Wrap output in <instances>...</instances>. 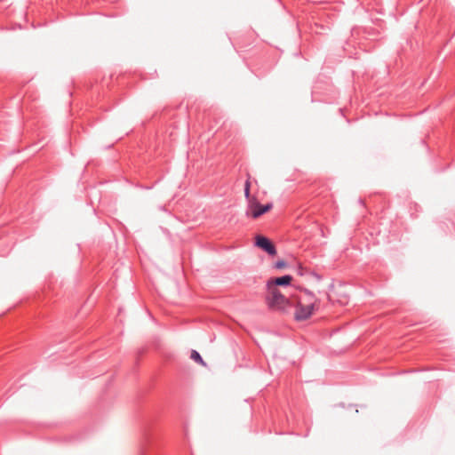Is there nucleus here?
I'll use <instances>...</instances> for the list:
<instances>
[{
    "mask_svg": "<svg viewBox=\"0 0 455 455\" xmlns=\"http://www.w3.org/2000/svg\"><path fill=\"white\" fill-rule=\"evenodd\" d=\"M250 186H251V183H250L249 180H247L244 184V196L247 199L248 203L251 202V199L256 198V197L251 196Z\"/></svg>",
    "mask_w": 455,
    "mask_h": 455,
    "instance_id": "nucleus-6",
    "label": "nucleus"
},
{
    "mask_svg": "<svg viewBox=\"0 0 455 455\" xmlns=\"http://www.w3.org/2000/svg\"><path fill=\"white\" fill-rule=\"evenodd\" d=\"M285 266V262L283 260H278L276 263H275V267L276 268H282Z\"/></svg>",
    "mask_w": 455,
    "mask_h": 455,
    "instance_id": "nucleus-8",
    "label": "nucleus"
},
{
    "mask_svg": "<svg viewBox=\"0 0 455 455\" xmlns=\"http://www.w3.org/2000/svg\"><path fill=\"white\" fill-rule=\"evenodd\" d=\"M267 300L268 306L275 309H283L288 304V299L276 288L268 289Z\"/></svg>",
    "mask_w": 455,
    "mask_h": 455,
    "instance_id": "nucleus-3",
    "label": "nucleus"
},
{
    "mask_svg": "<svg viewBox=\"0 0 455 455\" xmlns=\"http://www.w3.org/2000/svg\"><path fill=\"white\" fill-rule=\"evenodd\" d=\"M255 244L262 249L264 251L268 253L271 256L276 254V249L274 243L266 236L257 235Z\"/></svg>",
    "mask_w": 455,
    "mask_h": 455,
    "instance_id": "nucleus-4",
    "label": "nucleus"
},
{
    "mask_svg": "<svg viewBox=\"0 0 455 455\" xmlns=\"http://www.w3.org/2000/svg\"><path fill=\"white\" fill-rule=\"evenodd\" d=\"M190 357H191V359H193L196 363H200L202 365H205L204 361L203 360L202 356L200 355V354L196 350H192Z\"/></svg>",
    "mask_w": 455,
    "mask_h": 455,
    "instance_id": "nucleus-7",
    "label": "nucleus"
},
{
    "mask_svg": "<svg viewBox=\"0 0 455 455\" xmlns=\"http://www.w3.org/2000/svg\"><path fill=\"white\" fill-rule=\"evenodd\" d=\"M291 280L292 277L290 275L275 277L267 282V289L276 288L275 286H287L291 283Z\"/></svg>",
    "mask_w": 455,
    "mask_h": 455,
    "instance_id": "nucleus-5",
    "label": "nucleus"
},
{
    "mask_svg": "<svg viewBox=\"0 0 455 455\" xmlns=\"http://www.w3.org/2000/svg\"><path fill=\"white\" fill-rule=\"evenodd\" d=\"M306 298L300 299L295 311V319L297 321H304L308 319L315 307V296L312 292L307 291L305 293Z\"/></svg>",
    "mask_w": 455,
    "mask_h": 455,
    "instance_id": "nucleus-1",
    "label": "nucleus"
},
{
    "mask_svg": "<svg viewBox=\"0 0 455 455\" xmlns=\"http://www.w3.org/2000/svg\"><path fill=\"white\" fill-rule=\"evenodd\" d=\"M273 208V204L268 203L265 205H262L257 198L251 199L247 205V209L245 212L246 216H250L252 219H258L264 213L267 212Z\"/></svg>",
    "mask_w": 455,
    "mask_h": 455,
    "instance_id": "nucleus-2",
    "label": "nucleus"
}]
</instances>
